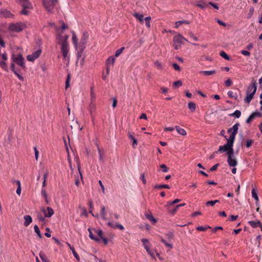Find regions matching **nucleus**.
I'll return each instance as SVG.
<instances>
[{"label": "nucleus", "instance_id": "19", "mask_svg": "<svg viewBox=\"0 0 262 262\" xmlns=\"http://www.w3.org/2000/svg\"><path fill=\"white\" fill-rule=\"evenodd\" d=\"M133 16L136 17L140 21V23H143L144 15L142 14L135 13L133 14Z\"/></svg>", "mask_w": 262, "mask_h": 262}, {"label": "nucleus", "instance_id": "22", "mask_svg": "<svg viewBox=\"0 0 262 262\" xmlns=\"http://www.w3.org/2000/svg\"><path fill=\"white\" fill-rule=\"evenodd\" d=\"M95 108H96V106H95V101H91L90 105H89V110L90 112V114H91V116H92L93 112L95 111Z\"/></svg>", "mask_w": 262, "mask_h": 262}, {"label": "nucleus", "instance_id": "4", "mask_svg": "<svg viewBox=\"0 0 262 262\" xmlns=\"http://www.w3.org/2000/svg\"><path fill=\"white\" fill-rule=\"evenodd\" d=\"M41 52V50L39 49L37 51L34 52L32 54L27 55V60L30 61H34L36 58H38L40 56Z\"/></svg>", "mask_w": 262, "mask_h": 262}, {"label": "nucleus", "instance_id": "61", "mask_svg": "<svg viewBox=\"0 0 262 262\" xmlns=\"http://www.w3.org/2000/svg\"><path fill=\"white\" fill-rule=\"evenodd\" d=\"M255 118L254 115H253L252 113L250 115V116L247 118L246 122L247 123H250Z\"/></svg>", "mask_w": 262, "mask_h": 262}, {"label": "nucleus", "instance_id": "37", "mask_svg": "<svg viewBox=\"0 0 262 262\" xmlns=\"http://www.w3.org/2000/svg\"><path fill=\"white\" fill-rule=\"evenodd\" d=\"M227 154L228 155V157H234L233 155L234 150H233V147H228V149L227 150Z\"/></svg>", "mask_w": 262, "mask_h": 262}, {"label": "nucleus", "instance_id": "16", "mask_svg": "<svg viewBox=\"0 0 262 262\" xmlns=\"http://www.w3.org/2000/svg\"><path fill=\"white\" fill-rule=\"evenodd\" d=\"M24 218L25 219L24 225L26 227L28 226L32 222V219L30 215H25Z\"/></svg>", "mask_w": 262, "mask_h": 262}, {"label": "nucleus", "instance_id": "58", "mask_svg": "<svg viewBox=\"0 0 262 262\" xmlns=\"http://www.w3.org/2000/svg\"><path fill=\"white\" fill-rule=\"evenodd\" d=\"M166 235L169 241L172 239L174 237V235L172 232H168L167 233H166Z\"/></svg>", "mask_w": 262, "mask_h": 262}, {"label": "nucleus", "instance_id": "27", "mask_svg": "<svg viewBox=\"0 0 262 262\" xmlns=\"http://www.w3.org/2000/svg\"><path fill=\"white\" fill-rule=\"evenodd\" d=\"M190 21L188 20H187L176 21L175 23V25H176L175 27L176 28H178L179 27V26H180L181 25H182L183 24L189 25V24H190Z\"/></svg>", "mask_w": 262, "mask_h": 262}, {"label": "nucleus", "instance_id": "9", "mask_svg": "<svg viewBox=\"0 0 262 262\" xmlns=\"http://www.w3.org/2000/svg\"><path fill=\"white\" fill-rule=\"evenodd\" d=\"M21 6L23 10L20 12V14L25 15H29L30 12L27 10V9H32V6L31 3H28L27 4H22Z\"/></svg>", "mask_w": 262, "mask_h": 262}, {"label": "nucleus", "instance_id": "39", "mask_svg": "<svg viewBox=\"0 0 262 262\" xmlns=\"http://www.w3.org/2000/svg\"><path fill=\"white\" fill-rule=\"evenodd\" d=\"M144 20L145 21V25L146 26V27L147 28H150V20H151V17L150 16H148V17H146L145 18H144Z\"/></svg>", "mask_w": 262, "mask_h": 262}, {"label": "nucleus", "instance_id": "6", "mask_svg": "<svg viewBox=\"0 0 262 262\" xmlns=\"http://www.w3.org/2000/svg\"><path fill=\"white\" fill-rule=\"evenodd\" d=\"M15 63L13 62L11 63L10 69L14 73V74L18 77V78L21 81H24V77L20 74L21 73L20 69H17L15 67Z\"/></svg>", "mask_w": 262, "mask_h": 262}, {"label": "nucleus", "instance_id": "33", "mask_svg": "<svg viewBox=\"0 0 262 262\" xmlns=\"http://www.w3.org/2000/svg\"><path fill=\"white\" fill-rule=\"evenodd\" d=\"M201 73H203L205 76H210L213 75L216 73V71L215 70L212 71H201Z\"/></svg>", "mask_w": 262, "mask_h": 262}, {"label": "nucleus", "instance_id": "29", "mask_svg": "<svg viewBox=\"0 0 262 262\" xmlns=\"http://www.w3.org/2000/svg\"><path fill=\"white\" fill-rule=\"evenodd\" d=\"M239 126V124L238 123H235L232 127V132L231 134H233L236 135L238 132V126Z\"/></svg>", "mask_w": 262, "mask_h": 262}, {"label": "nucleus", "instance_id": "38", "mask_svg": "<svg viewBox=\"0 0 262 262\" xmlns=\"http://www.w3.org/2000/svg\"><path fill=\"white\" fill-rule=\"evenodd\" d=\"M220 55L221 57H222L223 58L227 60H229L230 59V57H229V56L223 51L220 52Z\"/></svg>", "mask_w": 262, "mask_h": 262}, {"label": "nucleus", "instance_id": "54", "mask_svg": "<svg viewBox=\"0 0 262 262\" xmlns=\"http://www.w3.org/2000/svg\"><path fill=\"white\" fill-rule=\"evenodd\" d=\"M254 143V140L249 139L246 142V146L247 148H250L252 144Z\"/></svg>", "mask_w": 262, "mask_h": 262}, {"label": "nucleus", "instance_id": "42", "mask_svg": "<svg viewBox=\"0 0 262 262\" xmlns=\"http://www.w3.org/2000/svg\"><path fill=\"white\" fill-rule=\"evenodd\" d=\"M211 228V227L209 226H206L205 227L203 226H198L196 228V230L200 231H205L208 229Z\"/></svg>", "mask_w": 262, "mask_h": 262}, {"label": "nucleus", "instance_id": "20", "mask_svg": "<svg viewBox=\"0 0 262 262\" xmlns=\"http://www.w3.org/2000/svg\"><path fill=\"white\" fill-rule=\"evenodd\" d=\"M68 246L69 247V248H70L71 250L72 251V253L74 256V257H75V258L78 260V261H79L80 260V257L78 255V254H77V253L76 252L74 247L72 246L70 244H69L68 243H67Z\"/></svg>", "mask_w": 262, "mask_h": 262}, {"label": "nucleus", "instance_id": "15", "mask_svg": "<svg viewBox=\"0 0 262 262\" xmlns=\"http://www.w3.org/2000/svg\"><path fill=\"white\" fill-rule=\"evenodd\" d=\"M145 215L146 219H147L149 221L151 222L153 224H155L157 223V219H156L154 217L151 212L150 211H149V213H146L145 214Z\"/></svg>", "mask_w": 262, "mask_h": 262}, {"label": "nucleus", "instance_id": "47", "mask_svg": "<svg viewBox=\"0 0 262 262\" xmlns=\"http://www.w3.org/2000/svg\"><path fill=\"white\" fill-rule=\"evenodd\" d=\"M101 214L102 219L104 220H106V214H105V208L104 206H102L101 207Z\"/></svg>", "mask_w": 262, "mask_h": 262}, {"label": "nucleus", "instance_id": "56", "mask_svg": "<svg viewBox=\"0 0 262 262\" xmlns=\"http://www.w3.org/2000/svg\"><path fill=\"white\" fill-rule=\"evenodd\" d=\"M145 249H146V251L147 252V253L150 255H151L152 257H155L154 251L150 250V249L149 248V247L148 246L145 247Z\"/></svg>", "mask_w": 262, "mask_h": 262}, {"label": "nucleus", "instance_id": "1", "mask_svg": "<svg viewBox=\"0 0 262 262\" xmlns=\"http://www.w3.org/2000/svg\"><path fill=\"white\" fill-rule=\"evenodd\" d=\"M12 60L14 63L19 66L23 71H26L27 67L25 64V60L21 53L16 55L13 54L12 55Z\"/></svg>", "mask_w": 262, "mask_h": 262}, {"label": "nucleus", "instance_id": "45", "mask_svg": "<svg viewBox=\"0 0 262 262\" xmlns=\"http://www.w3.org/2000/svg\"><path fill=\"white\" fill-rule=\"evenodd\" d=\"M72 40L74 46L77 47L78 45L77 38L74 32H73Z\"/></svg>", "mask_w": 262, "mask_h": 262}, {"label": "nucleus", "instance_id": "51", "mask_svg": "<svg viewBox=\"0 0 262 262\" xmlns=\"http://www.w3.org/2000/svg\"><path fill=\"white\" fill-rule=\"evenodd\" d=\"M71 78L70 74H68L67 75V78L66 81V89H67L70 86V80Z\"/></svg>", "mask_w": 262, "mask_h": 262}, {"label": "nucleus", "instance_id": "55", "mask_svg": "<svg viewBox=\"0 0 262 262\" xmlns=\"http://www.w3.org/2000/svg\"><path fill=\"white\" fill-rule=\"evenodd\" d=\"M117 228L121 230H123L124 229V227L119 223H116L115 225H114L113 229H116Z\"/></svg>", "mask_w": 262, "mask_h": 262}, {"label": "nucleus", "instance_id": "59", "mask_svg": "<svg viewBox=\"0 0 262 262\" xmlns=\"http://www.w3.org/2000/svg\"><path fill=\"white\" fill-rule=\"evenodd\" d=\"M254 10V9L253 7H251L250 8L249 12V13L248 14V16H247L248 18L249 19V18H250L252 17V16L253 14Z\"/></svg>", "mask_w": 262, "mask_h": 262}, {"label": "nucleus", "instance_id": "21", "mask_svg": "<svg viewBox=\"0 0 262 262\" xmlns=\"http://www.w3.org/2000/svg\"><path fill=\"white\" fill-rule=\"evenodd\" d=\"M175 128H176L177 132L181 135H182V136L186 135L187 133L184 129L181 128L180 126H179L178 125H176L175 126Z\"/></svg>", "mask_w": 262, "mask_h": 262}, {"label": "nucleus", "instance_id": "3", "mask_svg": "<svg viewBox=\"0 0 262 262\" xmlns=\"http://www.w3.org/2000/svg\"><path fill=\"white\" fill-rule=\"evenodd\" d=\"M26 27V25L21 22L10 25L9 29L14 32H19Z\"/></svg>", "mask_w": 262, "mask_h": 262}, {"label": "nucleus", "instance_id": "26", "mask_svg": "<svg viewBox=\"0 0 262 262\" xmlns=\"http://www.w3.org/2000/svg\"><path fill=\"white\" fill-rule=\"evenodd\" d=\"M188 107L191 112H194L196 109V105L193 102H189L188 104Z\"/></svg>", "mask_w": 262, "mask_h": 262}, {"label": "nucleus", "instance_id": "44", "mask_svg": "<svg viewBox=\"0 0 262 262\" xmlns=\"http://www.w3.org/2000/svg\"><path fill=\"white\" fill-rule=\"evenodd\" d=\"M169 207L167 208V209H168V212L169 213H170L172 215L176 213V212L177 211L178 209L179 208V206H178V205H176L174 207V208L172 209H169Z\"/></svg>", "mask_w": 262, "mask_h": 262}, {"label": "nucleus", "instance_id": "52", "mask_svg": "<svg viewBox=\"0 0 262 262\" xmlns=\"http://www.w3.org/2000/svg\"><path fill=\"white\" fill-rule=\"evenodd\" d=\"M182 84H183V83H182V82L181 80H178V81H174L173 83V86L177 87V88H179V87L181 86L182 85Z\"/></svg>", "mask_w": 262, "mask_h": 262}, {"label": "nucleus", "instance_id": "35", "mask_svg": "<svg viewBox=\"0 0 262 262\" xmlns=\"http://www.w3.org/2000/svg\"><path fill=\"white\" fill-rule=\"evenodd\" d=\"M94 86H92L91 87V101H95L96 100V96L95 93L94 92Z\"/></svg>", "mask_w": 262, "mask_h": 262}, {"label": "nucleus", "instance_id": "24", "mask_svg": "<svg viewBox=\"0 0 262 262\" xmlns=\"http://www.w3.org/2000/svg\"><path fill=\"white\" fill-rule=\"evenodd\" d=\"M181 201V200L177 199L173 201H169L167 203V204L165 206V207L168 208L170 206L173 205L174 204L178 203Z\"/></svg>", "mask_w": 262, "mask_h": 262}, {"label": "nucleus", "instance_id": "57", "mask_svg": "<svg viewBox=\"0 0 262 262\" xmlns=\"http://www.w3.org/2000/svg\"><path fill=\"white\" fill-rule=\"evenodd\" d=\"M96 146L97 147V149H98V151L99 152V160L102 161H103V157H102V154H101V150L99 147V145L98 144V143H96Z\"/></svg>", "mask_w": 262, "mask_h": 262}, {"label": "nucleus", "instance_id": "25", "mask_svg": "<svg viewBox=\"0 0 262 262\" xmlns=\"http://www.w3.org/2000/svg\"><path fill=\"white\" fill-rule=\"evenodd\" d=\"M47 214H46V217H50L54 213L53 209L50 207H47Z\"/></svg>", "mask_w": 262, "mask_h": 262}, {"label": "nucleus", "instance_id": "62", "mask_svg": "<svg viewBox=\"0 0 262 262\" xmlns=\"http://www.w3.org/2000/svg\"><path fill=\"white\" fill-rule=\"evenodd\" d=\"M37 217L39 221L41 222H45V217H43L40 213H37Z\"/></svg>", "mask_w": 262, "mask_h": 262}, {"label": "nucleus", "instance_id": "36", "mask_svg": "<svg viewBox=\"0 0 262 262\" xmlns=\"http://www.w3.org/2000/svg\"><path fill=\"white\" fill-rule=\"evenodd\" d=\"M34 229L35 232L37 234L38 237L39 238H41L42 236V235H41V234L40 233V230H39V228L38 226L37 225H35L34 226Z\"/></svg>", "mask_w": 262, "mask_h": 262}, {"label": "nucleus", "instance_id": "23", "mask_svg": "<svg viewBox=\"0 0 262 262\" xmlns=\"http://www.w3.org/2000/svg\"><path fill=\"white\" fill-rule=\"evenodd\" d=\"M88 231L89 232V237H90L91 239L95 241V242H96L97 243L100 242V238L96 237L94 236V235L93 234V233L92 232L91 228H89Z\"/></svg>", "mask_w": 262, "mask_h": 262}, {"label": "nucleus", "instance_id": "49", "mask_svg": "<svg viewBox=\"0 0 262 262\" xmlns=\"http://www.w3.org/2000/svg\"><path fill=\"white\" fill-rule=\"evenodd\" d=\"M155 66L157 67V69L162 70L163 69V66L162 63L160 62L158 60H157L155 62Z\"/></svg>", "mask_w": 262, "mask_h": 262}, {"label": "nucleus", "instance_id": "8", "mask_svg": "<svg viewBox=\"0 0 262 262\" xmlns=\"http://www.w3.org/2000/svg\"><path fill=\"white\" fill-rule=\"evenodd\" d=\"M184 41H187V40L180 34H178L173 37V41L174 44H184Z\"/></svg>", "mask_w": 262, "mask_h": 262}, {"label": "nucleus", "instance_id": "17", "mask_svg": "<svg viewBox=\"0 0 262 262\" xmlns=\"http://www.w3.org/2000/svg\"><path fill=\"white\" fill-rule=\"evenodd\" d=\"M247 96L244 99V101L247 103H249L252 99L253 98L254 95H255L254 92H251V93L246 94Z\"/></svg>", "mask_w": 262, "mask_h": 262}, {"label": "nucleus", "instance_id": "13", "mask_svg": "<svg viewBox=\"0 0 262 262\" xmlns=\"http://www.w3.org/2000/svg\"><path fill=\"white\" fill-rule=\"evenodd\" d=\"M71 127L72 129L75 131L77 130H81L82 129V127H80V125L79 124L78 122L76 120H73L72 122V124L71 125Z\"/></svg>", "mask_w": 262, "mask_h": 262}, {"label": "nucleus", "instance_id": "28", "mask_svg": "<svg viewBox=\"0 0 262 262\" xmlns=\"http://www.w3.org/2000/svg\"><path fill=\"white\" fill-rule=\"evenodd\" d=\"M115 58L113 56L109 57L106 61V65L105 66H110V64L113 65L115 62Z\"/></svg>", "mask_w": 262, "mask_h": 262}, {"label": "nucleus", "instance_id": "60", "mask_svg": "<svg viewBox=\"0 0 262 262\" xmlns=\"http://www.w3.org/2000/svg\"><path fill=\"white\" fill-rule=\"evenodd\" d=\"M160 167L162 168V171L166 172L168 170V168L166 166V165L164 164H161Z\"/></svg>", "mask_w": 262, "mask_h": 262}, {"label": "nucleus", "instance_id": "7", "mask_svg": "<svg viewBox=\"0 0 262 262\" xmlns=\"http://www.w3.org/2000/svg\"><path fill=\"white\" fill-rule=\"evenodd\" d=\"M89 36L87 32H84L81 36L80 42L79 45V47H81V50H84L85 45L87 43Z\"/></svg>", "mask_w": 262, "mask_h": 262}, {"label": "nucleus", "instance_id": "30", "mask_svg": "<svg viewBox=\"0 0 262 262\" xmlns=\"http://www.w3.org/2000/svg\"><path fill=\"white\" fill-rule=\"evenodd\" d=\"M241 115V112L239 110H236L234 113L229 115V116L234 117L236 118L240 117Z\"/></svg>", "mask_w": 262, "mask_h": 262}, {"label": "nucleus", "instance_id": "46", "mask_svg": "<svg viewBox=\"0 0 262 262\" xmlns=\"http://www.w3.org/2000/svg\"><path fill=\"white\" fill-rule=\"evenodd\" d=\"M161 242L163 243L166 247L169 248L170 249L173 248L172 245L170 244H168L167 242L162 237H161Z\"/></svg>", "mask_w": 262, "mask_h": 262}, {"label": "nucleus", "instance_id": "63", "mask_svg": "<svg viewBox=\"0 0 262 262\" xmlns=\"http://www.w3.org/2000/svg\"><path fill=\"white\" fill-rule=\"evenodd\" d=\"M172 67L174 68V69L176 71H180L181 68L180 66L176 63H173L172 65Z\"/></svg>", "mask_w": 262, "mask_h": 262}, {"label": "nucleus", "instance_id": "12", "mask_svg": "<svg viewBox=\"0 0 262 262\" xmlns=\"http://www.w3.org/2000/svg\"><path fill=\"white\" fill-rule=\"evenodd\" d=\"M227 162L230 167H235L237 164V161L234 157H228Z\"/></svg>", "mask_w": 262, "mask_h": 262}, {"label": "nucleus", "instance_id": "5", "mask_svg": "<svg viewBox=\"0 0 262 262\" xmlns=\"http://www.w3.org/2000/svg\"><path fill=\"white\" fill-rule=\"evenodd\" d=\"M59 44H61V52L62 53L63 57L66 58L68 54L69 49L68 43L66 41H62L61 43L59 42Z\"/></svg>", "mask_w": 262, "mask_h": 262}, {"label": "nucleus", "instance_id": "2", "mask_svg": "<svg viewBox=\"0 0 262 262\" xmlns=\"http://www.w3.org/2000/svg\"><path fill=\"white\" fill-rule=\"evenodd\" d=\"M58 2H54L52 0H42V4L46 10L50 13L53 12L55 5Z\"/></svg>", "mask_w": 262, "mask_h": 262}, {"label": "nucleus", "instance_id": "64", "mask_svg": "<svg viewBox=\"0 0 262 262\" xmlns=\"http://www.w3.org/2000/svg\"><path fill=\"white\" fill-rule=\"evenodd\" d=\"M253 115H254V118L257 117H262V113H259L258 112H255L252 113Z\"/></svg>", "mask_w": 262, "mask_h": 262}, {"label": "nucleus", "instance_id": "32", "mask_svg": "<svg viewBox=\"0 0 262 262\" xmlns=\"http://www.w3.org/2000/svg\"><path fill=\"white\" fill-rule=\"evenodd\" d=\"M39 257L41 258L42 262H50L48 259L46 255L42 251H41L39 253Z\"/></svg>", "mask_w": 262, "mask_h": 262}, {"label": "nucleus", "instance_id": "14", "mask_svg": "<svg viewBox=\"0 0 262 262\" xmlns=\"http://www.w3.org/2000/svg\"><path fill=\"white\" fill-rule=\"evenodd\" d=\"M127 135L130 140L133 141L132 146L133 148H135L136 146L138 144L137 140L134 138V137L132 135L131 132L129 130L127 132Z\"/></svg>", "mask_w": 262, "mask_h": 262}, {"label": "nucleus", "instance_id": "40", "mask_svg": "<svg viewBox=\"0 0 262 262\" xmlns=\"http://www.w3.org/2000/svg\"><path fill=\"white\" fill-rule=\"evenodd\" d=\"M0 67L1 68L5 70L6 71H8V67L5 61L0 60Z\"/></svg>", "mask_w": 262, "mask_h": 262}, {"label": "nucleus", "instance_id": "41", "mask_svg": "<svg viewBox=\"0 0 262 262\" xmlns=\"http://www.w3.org/2000/svg\"><path fill=\"white\" fill-rule=\"evenodd\" d=\"M201 3L200 4V3H196L195 4H194V5H195L196 6L201 8V9H204L206 6H207V4L204 2V0H202L201 1Z\"/></svg>", "mask_w": 262, "mask_h": 262}, {"label": "nucleus", "instance_id": "48", "mask_svg": "<svg viewBox=\"0 0 262 262\" xmlns=\"http://www.w3.org/2000/svg\"><path fill=\"white\" fill-rule=\"evenodd\" d=\"M79 51L77 52V63H78V61L79 60L80 58L81 57L82 52L84 50H81V47H79Z\"/></svg>", "mask_w": 262, "mask_h": 262}, {"label": "nucleus", "instance_id": "50", "mask_svg": "<svg viewBox=\"0 0 262 262\" xmlns=\"http://www.w3.org/2000/svg\"><path fill=\"white\" fill-rule=\"evenodd\" d=\"M226 139L227 140L226 145L228 146V147H233L234 141L229 139H227V138Z\"/></svg>", "mask_w": 262, "mask_h": 262}, {"label": "nucleus", "instance_id": "10", "mask_svg": "<svg viewBox=\"0 0 262 262\" xmlns=\"http://www.w3.org/2000/svg\"><path fill=\"white\" fill-rule=\"evenodd\" d=\"M13 16L14 15L12 14L10 11L6 9H0V17L5 18H11L13 17Z\"/></svg>", "mask_w": 262, "mask_h": 262}, {"label": "nucleus", "instance_id": "18", "mask_svg": "<svg viewBox=\"0 0 262 262\" xmlns=\"http://www.w3.org/2000/svg\"><path fill=\"white\" fill-rule=\"evenodd\" d=\"M248 223L250 225V226L252 227H253L254 228H255L260 226L261 224V223L260 221H251L248 222Z\"/></svg>", "mask_w": 262, "mask_h": 262}, {"label": "nucleus", "instance_id": "53", "mask_svg": "<svg viewBox=\"0 0 262 262\" xmlns=\"http://www.w3.org/2000/svg\"><path fill=\"white\" fill-rule=\"evenodd\" d=\"M125 49V48L124 47H122L120 49L117 50L116 52H115V56L116 57H118L119 56L121 53L122 52H123V51Z\"/></svg>", "mask_w": 262, "mask_h": 262}, {"label": "nucleus", "instance_id": "11", "mask_svg": "<svg viewBox=\"0 0 262 262\" xmlns=\"http://www.w3.org/2000/svg\"><path fill=\"white\" fill-rule=\"evenodd\" d=\"M256 90H257L256 81L255 80H253L252 81L251 84L249 85L247 88L246 94H249V93H251V92H254L255 93Z\"/></svg>", "mask_w": 262, "mask_h": 262}, {"label": "nucleus", "instance_id": "43", "mask_svg": "<svg viewBox=\"0 0 262 262\" xmlns=\"http://www.w3.org/2000/svg\"><path fill=\"white\" fill-rule=\"evenodd\" d=\"M252 196L256 202L258 201L257 193L254 188H253L252 190Z\"/></svg>", "mask_w": 262, "mask_h": 262}, {"label": "nucleus", "instance_id": "34", "mask_svg": "<svg viewBox=\"0 0 262 262\" xmlns=\"http://www.w3.org/2000/svg\"><path fill=\"white\" fill-rule=\"evenodd\" d=\"M155 189H162V188H167L169 189L170 187L167 184H159L156 185L154 187Z\"/></svg>", "mask_w": 262, "mask_h": 262}, {"label": "nucleus", "instance_id": "31", "mask_svg": "<svg viewBox=\"0 0 262 262\" xmlns=\"http://www.w3.org/2000/svg\"><path fill=\"white\" fill-rule=\"evenodd\" d=\"M228 148V146L225 144L223 146H220L218 150L216 151L215 152L217 153L218 152H222L227 151Z\"/></svg>", "mask_w": 262, "mask_h": 262}]
</instances>
